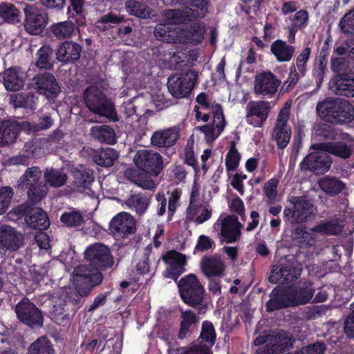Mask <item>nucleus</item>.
Wrapping results in <instances>:
<instances>
[{"mask_svg":"<svg viewBox=\"0 0 354 354\" xmlns=\"http://www.w3.org/2000/svg\"><path fill=\"white\" fill-rule=\"evenodd\" d=\"M84 259L89 268L80 265L74 269V285L77 294L75 297L87 296L93 288L100 285L103 279L102 270H107L113 266L114 260L110 248L101 243H95L86 248ZM80 301V298H78Z\"/></svg>","mask_w":354,"mask_h":354,"instance_id":"nucleus-1","label":"nucleus"},{"mask_svg":"<svg viewBox=\"0 0 354 354\" xmlns=\"http://www.w3.org/2000/svg\"><path fill=\"white\" fill-rule=\"evenodd\" d=\"M316 111L319 118L330 124H344L354 119V107L347 100L338 97H326L319 102Z\"/></svg>","mask_w":354,"mask_h":354,"instance_id":"nucleus-2","label":"nucleus"},{"mask_svg":"<svg viewBox=\"0 0 354 354\" xmlns=\"http://www.w3.org/2000/svg\"><path fill=\"white\" fill-rule=\"evenodd\" d=\"M178 288L182 301L189 306L198 310V314L207 311V304L204 303L205 288L195 274H189L178 281Z\"/></svg>","mask_w":354,"mask_h":354,"instance_id":"nucleus-3","label":"nucleus"},{"mask_svg":"<svg viewBox=\"0 0 354 354\" xmlns=\"http://www.w3.org/2000/svg\"><path fill=\"white\" fill-rule=\"evenodd\" d=\"M84 100L93 113L111 121L118 120L113 103L107 97L102 87L95 84L88 86L84 92Z\"/></svg>","mask_w":354,"mask_h":354,"instance_id":"nucleus-4","label":"nucleus"},{"mask_svg":"<svg viewBox=\"0 0 354 354\" xmlns=\"http://www.w3.org/2000/svg\"><path fill=\"white\" fill-rule=\"evenodd\" d=\"M13 213L17 215V218L24 217L27 225L34 230H44L47 229L50 225L46 212L28 202L15 207L13 209Z\"/></svg>","mask_w":354,"mask_h":354,"instance_id":"nucleus-5","label":"nucleus"},{"mask_svg":"<svg viewBox=\"0 0 354 354\" xmlns=\"http://www.w3.org/2000/svg\"><path fill=\"white\" fill-rule=\"evenodd\" d=\"M198 78V73L191 69L179 75L170 76L167 84L168 91L175 98L186 97L191 93L197 83Z\"/></svg>","mask_w":354,"mask_h":354,"instance_id":"nucleus-6","label":"nucleus"},{"mask_svg":"<svg viewBox=\"0 0 354 354\" xmlns=\"http://www.w3.org/2000/svg\"><path fill=\"white\" fill-rule=\"evenodd\" d=\"M290 202L292 207H286L283 210L284 218L290 223H305L314 216L316 208L307 196H295Z\"/></svg>","mask_w":354,"mask_h":354,"instance_id":"nucleus-7","label":"nucleus"},{"mask_svg":"<svg viewBox=\"0 0 354 354\" xmlns=\"http://www.w3.org/2000/svg\"><path fill=\"white\" fill-rule=\"evenodd\" d=\"M41 175V171L38 167H31L26 170L20 178L23 187L27 189L28 201L26 202L30 204L35 205L46 194L39 181Z\"/></svg>","mask_w":354,"mask_h":354,"instance_id":"nucleus-8","label":"nucleus"},{"mask_svg":"<svg viewBox=\"0 0 354 354\" xmlns=\"http://www.w3.org/2000/svg\"><path fill=\"white\" fill-rule=\"evenodd\" d=\"M15 311L17 319L22 324L30 327H41L44 317L41 311L27 297H23L15 306Z\"/></svg>","mask_w":354,"mask_h":354,"instance_id":"nucleus-9","label":"nucleus"},{"mask_svg":"<svg viewBox=\"0 0 354 354\" xmlns=\"http://www.w3.org/2000/svg\"><path fill=\"white\" fill-rule=\"evenodd\" d=\"M133 161L137 167L151 176H158L163 169V160L161 155L151 150H140Z\"/></svg>","mask_w":354,"mask_h":354,"instance_id":"nucleus-10","label":"nucleus"},{"mask_svg":"<svg viewBox=\"0 0 354 354\" xmlns=\"http://www.w3.org/2000/svg\"><path fill=\"white\" fill-rule=\"evenodd\" d=\"M270 344L257 350V354H278L292 346L294 339L291 334L282 329L270 330Z\"/></svg>","mask_w":354,"mask_h":354,"instance_id":"nucleus-11","label":"nucleus"},{"mask_svg":"<svg viewBox=\"0 0 354 354\" xmlns=\"http://www.w3.org/2000/svg\"><path fill=\"white\" fill-rule=\"evenodd\" d=\"M332 158L325 151L317 150L308 154L299 164L301 171H310L315 175L325 174L330 168Z\"/></svg>","mask_w":354,"mask_h":354,"instance_id":"nucleus-12","label":"nucleus"},{"mask_svg":"<svg viewBox=\"0 0 354 354\" xmlns=\"http://www.w3.org/2000/svg\"><path fill=\"white\" fill-rule=\"evenodd\" d=\"M32 86L38 93L46 96L48 100L57 98L61 92L60 86L55 77L48 72L35 75L32 78Z\"/></svg>","mask_w":354,"mask_h":354,"instance_id":"nucleus-13","label":"nucleus"},{"mask_svg":"<svg viewBox=\"0 0 354 354\" xmlns=\"http://www.w3.org/2000/svg\"><path fill=\"white\" fill-rule=\"evenodd\" d=\"M162 260L167 264L164 276L176 281L185 271V266L187 264L185 255L172 250L162 256Z\"/></svg>","mask_w":354,"mask_h":354,"instance_id":"nucleus-14","label":"nucleus"},{"mask_svg":"<svg viewBox=\"0 0 354 354\" xmlns=\"http://www.w3.org/2000/svg\"><path fill=\"white\" fill-rule=\"evenodd\" d=\"M24 243V236L15 228L3 225L0 227V257L6 255L8 251H17Z\"/></svg>","mask_w":354,"mask_h":354,"instance_id":"nucleus-15","label":"nucleus"},{"mask_svg":"<svg viewBox=\"0 0 354 354\" xmlns=\"http://www.w3.org/2000/svg\"><path fill=\"white\" fill-rule=\"evenodd\" d=\"M25 21L24 29L32 35H39L45 28L48 17L32 6H26L24 9Z\"/></svg>","mask_w":354,"mask_h":354,"instance_id":"nucleus-16","label":"nucleus"},{"mask_svg":"<svg viewBox=\"0 0 354 354\" xmlns=\"http://www.w3.org/2000/svg\"><path fill=\"white\" fill-rule=\"evenodd\" d=\"M281 81L270 71H263L255 76L254 91L257 95L272 97L277 93Z\"/></svg>","mask_w":354,"mask_h":354,"instance_id":"nucleus-17","label":"nucleus"},{"mask_svg":"<svg viewBox=\"0 0 354 354\" xmlns=\"http://www.w3.org/2000/svg\"><path fill=\"white\" fill-rule=\"evenodd\" d=\"M136 222L129 213L120 212L110 221L109 230L118 238H125L136 232Z\"/></svg>","mask_w":354,"mask_h":354,"instance_id":"nucleus-18","label":"nucleus"},{"mask_svg":"<svg viewBox=\"0 0 354 354\" xmlns=\"http://www.w3.org/2000/svg\"><path fill=\"white\" fill-rule=\"evenodd\" d=\"M301 270L290 264L273 266L268 281L271 283H288L300 277Z\"/></svg>","mask_w":354,"mask_h":354,"instance_id":"nucleus-19","label":"nucleus"},{"mask_svg":"<svg viewBox=\"0 0 354 354\" xmlns=\"http://www.w3.org/2000/svg\"><path fill=\"white\" fill-rule=\"evenodd\" d=\"M328 86L337 95L354 97V73L334 75L329 81Z\"/></svg>","mask_w":354,"mask_h":354,"instance_id":"nucleus-20","label":"nucleus"},{"mask_svg":"<svg viewBox=\"0 0 354 354\" xmlns=\"http://www.w3.org/2000/svg\"><path fill=\"white\" fill-rule=\"evenodd\" d=\"M270 299L265 304L267 312L292 307V301L290 290L279 286L274 288L269 295Z\"/></svg>","mask_w":354,"mask_h":354,"instance_id":"nucleus-21","label":"nucleus"},{"mask_svg":"<svg viewBox=\"0 0 354 354\" xmlns=\"http://www.w3.org/2000/svg\"><path fill=\"white\" fill-rule=\"evenodd\" d=\"M312 148L315 150L325 151L344 160L349 158L353 151L351 145L342 140L315 143L313 145Z\"/></svg>","mask_w":354,"mask_h":354,"instance_id":"nucleus-22","label":"nucleus"},{"mask_svg":"<svg viewBox=\"0 0 354 354\" xmlns=\"http://www.w3.org/2000/svg\"><path fill=\"white\" fill-rule=\"evenodd\" d=\"M247 109L248 113L246 115L247 122L255 127H260L266 120L270 110V102L267 101L250 102Z\"/></svg>","mask_w":354,"mask_h":354,"instance_id":"nucleus-23","label":"nucleus"},{"mask_svg":"<svg viewBox=\"0 0 354 354\" xmlns=\"http://www.w3.org/2000/svg\"><path fill=\"white\" fill-rule=\"evenodd\" d=\"M221 225L220 234L227 243H235L240 239L243 225L236 215L225 216L221 221Z\"/></svg>","mask_w":354,"mask_h":354,"instance_id":"nucleus-24","label":"nucleus"},{"mask_svg":"<svg viewBox=\"0 0 354 354\" xmlns=\"http://www.w3.org/2000/svg\"><path fill=\"white\" fill-rule=\"evenodd\" d=\"M180 138V130L177 127H172L163 130L155 131L151 138V144L158 147L168 148L171 154L175 153V149L171 148L176 145Z\"/></svg>","mask_w":354,"mask_h":354,"instance_id":"nucleus-25","label":"nucleus"},{"mask_svg":"<svg viewBox=\"0 0 354 354\" xmlns=\"http://www.w3.org/2000/svg\"><path fill=\"white\" fill-rule=\"evenodd\" d=\"M26 75L19 66H11L2 73V82L8 91H18L25 85Z\"/></svg>","mask_w":354,"mask_h":354,"instance_id":"nucleus-26","label":"nucleus"},{"mask_svg":"<svg viewBox=\"0 0 354 354\" xmlns=\"http://www.w3.org/2000/svg\"><path fill=\"white\" fill-rule=\"evenodd\" d=\"M82 46L74 41H64L57 48L56 51L57 59L62 63H74L81 55Z\"/></svg>","mask_w":354,"mask_h":354,"instance_id":"nucleus-27","label":"nucleus"},{"mask_svg":"<svg viewBox=\"0 0 354 354\" xmlns=\"http://www.w3.org/2000/svg\"><path fill=\"white\" fill-rule=\"evenodd\" d=\"M201 267L207 278L223 277L225 270L223 261L216 255L204 257L201 259Z\"/></svg>","mask_w":354,"mask_h":354,"instance_id":"nucleus-28","label":"nucleus"},{"mask_svg":"<svg viewBox=\"0 0 354 354\" xmlns=\"http://www.w3.org/2000/svg\"><path fill=\"white\" fill-rule=\"evenodd\" d=\"M178 338L180 340L190 337L198 327L199 318L191 310H182Z\"/></svg>","mask_w":354,"mask_h":354,"instance_id":"nucleus-29","label":"nucleus"},{"mask_svg":"<svg viewBox=\"0 0 354 354\" xmlns=\"http://www.w3.org/2000/svg\"><path fill=\"white\" fill-rule=\"evenodd\" d=\"M281 112V111L277 117L274 132L277 145L279 149H283L290 142L291 129L287 124L288 115H283Z\"/></svg>","mask_w":354,"mask_h":354,"instance_id":"nucleus-30","label":"nucleus"},{"mask_svg":"<svg viewBox=\"0 0 354 354\" xmlns=\"http://www.w3.org/2000/svg\"><path fill=\"white\" fill-rule=\"evenodd\" d=\"M270 52L278 62H290L295 53V47L286 41L278 39L270 46Z\"/></svg>","mask_w":354,"mask_h":354,"instance_id":"nucleus-31","label":"nucleus"},{"mask_svg":"<svg viewBox=\"0 0 354 354\" xmlns=\"http://www.w3.org/2000/svg\"><path fill=\"white\" fill-rule=\"evenodd\" d=\"M290 292L293 306H297L309 303L315 293V288L312 283L305 281L301 286Z\"/></svg>","mask_w":354,"mask_h":354,"instance_id":"nucleus-32","label":"nucleus"},{"mask_svg":"<svg viewBox=\"0 0 354 354\" xmlns=\"http://www.w3.org/2000/svg\"><path fill=\"white\" fill-rule=\"evenodd\" d=\"M20 130L21 127L16 122H0V147H5L14 142Z\"/></svg>","mask_w":354,"mask_h":354,"instance_id":"nucleus-33","label":"nucleus"},{"mask_svg":"<svg viewBox=\"0 0 354 354\" xmlns=\"http://www.w3.org/2000/svg\"><path fill=\"white\" fill-rule=\"evenodd\" d=\"M73 183L79 188L88 189L94 181L93 170L82 165L75 167L72 170Z\"/></svg>","mask_w":354,"mask_h":354,"instance_id":"nucleus-34","label":"nucleus"},{"mask_svg":"<svg viewBox=\"0 0 354 354\" xmlns=\"http://www.w3.org/2000/svg\"><path fill=\"white\" fill-rule=\"evenodd\" d=\"M326 122H319L314 127V133L317 140L323 142H333L339 137L338 129Z\"/></svg>","mask_w":354,"mask_h":354,"instance_id":"nucleus-35","label":"nucleus"},{"mask_svg":"<svg viewBox=\"0 0 354 354\" xmlns=\"http://www.w3.org/2000/svg\"><path fill=\"white\" fill-rule=\"evenodd\" d=\"M91 135L102 143L114 145L116 142L115 132L109 125L102 124L93 127L91 129Z\"/></svg>","mask_w":354,"mask_h":354,"instance_id":"nucleus-36","label":"nucleus"},{"mask_svg":"<svg viewBox=\"0 0 354 354\" xmlns=\"http://www.w3.org/2000/svg\"><path fill=\"white\" fill-rule=\"evenodd\" d=\"M321 189L330 196L338 195L345 189V184L335 177L326 176L319 182Z\"/></svg>","mask_w":354,"mask_h":354,"instance_id":"nucleus-37","label":"nucleus"},{"mask_svg":"<svg viewBox=\"0 0 354 354\" xmlns=\"http://www.w3.org/2000/svg\"><path fill=\"white\" fill-rule=\"evenodd\" d=\"M14 106L35 110L37 108L38 97L32 92L20 93L10 96Z\"/></svg>","mask_w":354,"mask_h":354,"instance_id":"nucleus-38","label":"nucleus"},{"mask_svg":"<svg viewBox=\"0 0 354 354\" xmlns=\"http://www.w3.org/2000/svg\"><path fill=\"white\" fill-rule=\"evenodd\" d=\"M118 158L117 151L109 147L101 148L96 151L94 155L95 162L98 165L105 167L113 166Z\"/></svg>","mask_w":354,"mask_h":354,"instance_id":"nucleus-39","label":"nucleus"},{"mask_svg":"<svg viewBox=\"0 0 354 354\" xmlns=\"http://www.w3.org/2000/svg\"><path fill=\"white\" fill-rule=\"evenodd\" d=\"M44 178L46 183L53 187H60L67 181L68 176L62 169L47 168Z\"/></svg>","mask_w":354,"mask_h":354,"instance_id":"nucleus-40","label":"nucleus"},{"mask_svg":"<svg viewBox=\"0 0 354 354\" xmlns=\"http://www.w3.org/2000/svg\"><path fill=\"white\" fill-rule=\"evenodd\" d=\"M20 10L10 3H0V19L3 22L15 24L20 21Z\"/></svg>","mask_w":354,"mask_h":354,"instance_id":"nucleus-41","label":"nucleus"},{"mask_svg":"<svg viewBox=\"0 0 354 354\" xmlns=\"http://www.w3.org/2000/svg\"><path fill=\"white\" fill-rule=\"evenodd\" d=\"M204 28L198 22H194L184 30L185 42L194 45L201 43L204 39Z\"/></svg>","mask_w":354,"mask_h":354,"instance_id":"nucleus-42","label":"nucleus"},{"mask_svg":"<svg viewBox=\"0 0 354 354\" xmlns=\"http://www.w3.org/2000/svg\"><path fill=\"white\" fill-rule=\"evenodd\" d=\"M175 34L174 28L165 21L157 24L153 30L156 39L167 43L176 42L177 38Z\"/></svg>","mask_w":354,"mask_h":354,"instance_id":"nucleus-43","label":"nucleus"},{"mask_svg":"<svg viewBox=\"0 0 354 354\" xmlns=\"http://www.w3.org/2000/svg\"><path fill=\"white\" fill-rule=\"evenodd\" d=\"M27 354H55V350L51 342L41 336L30 344Z\"/></svg>","mask_w":354,"mask_h":354,"instance_id":"nucleus-44","label":"nucleus"},{"mask_svg":"<svg viewBox=\"0 0 354 354\" xmlns=\"http://www.w3.org/2000/svg\"><path fill=\"white\" fill-rule=\"evenodd\" d=\"M75 27V24L71 21H64L50 26V31L57 39H63L72 36Z\"/></svg>","mask_w":354,"mask_h":354,"instance_id":"nucleus-45","label":"nucleus"},{"mask_svg":"<svg viewBox=\"0 0 354 354\" xmlns=\"http://www.w3.org/2000/svg\"><path fill=\"white\" fill-rule=\"evenodd\" d=\"M126 205L141 216L145 213L149 205V198L142 194H133L126 201Z\"/></svg>","mask_w":354,"mask_h":354,"instance_id":"nucleus-46","label":"nucleus"},{"mask_svg":"<svg viewBox=\"0 0 354 354\" xmlns=\"http://www.w3.org/2000/svg\"><path fill=\"white\" fill-rule=\"evenodd\" d=\"M290 239L292 245L302 248L310 245L312 234L304 227L297 226L291 231Z\"/></svg>","mask_w":354,"mask_h":354,"instance_id":"nucleus-47","label":"nucleus"},{"mask_svg":"<svg viewBox=\"0 0 354 354\" xmlns=\"http://www.w3.org/2000/svg\"><path fill=\"white\" fill-rule=\"evenodd\" d=\"M127 12L139 18L147 19L150 17V8L145 3L129 0L125 3Z\"/></svg>","mask_w":354,"mask_h":354,"instance_id":"nucleus-48","label":"nucleus"},{"mask_svg":"<svg viewBox=\"0 0 354 354\" xmlns=\"http://www.w3.org/2000/svg\"><path fill=\"white\" fill-rule=\"evenodd\" d=\"M236 145V142L234 140L230 142V149L225 156V166L227 172L236 171L240 163L241 154Z\"/></svg>","mask_w":354,"mask_h":354,"instance_id":"nucleus-49","label":"nucleus"},{"mask_svg":"<svg viewBox=\"0 0 354 354\" xmlns=\"http://www.w3.org/2000/svg\"><path fill=\"white\" fill-rule=\"evenodd\" d=\"M53 50L50 46H41L36 53L37 56L36 66L40 69H51L53 66V64L50 62Z\"/></svg>","mask_w":354,"mask_h":354,"instance_id":"nucleus-50","label":"nucleus"},{"mask_svg":"<svg viewBox=\"0 0 354 354\" xmlns=\"http://www.w3.org/2000/svg\"><path fill=\"white\" fill-rule=\"evenodd\" d=\"M65 304L64 306H55L54 310L52 312V320L58 325L62 326H68L71 324V321L73 315H71L65 308Z\"/></svg>","mask_w":354,"mask_h":354,"instance_id":"nucleus-51","label":"nucleus"},{"mask_svg":"<svg viewBox=\"0 0 354 354\" xmlns=\"http://www.w3.org/2000/svg\"><path fill=\"white\" fill-rule=\"evenodd\" d=\"M54 123L53 120L49 115L41 117L37 122H26L23 123V127L28 131L36 133L39 131L46 130L50 128Z\"/></svg>","mask_w":354,"mask_h":354,"instance_id":"nucleus-52","label":"nucleus"},{"mask_svg":"<svg viewBox=\"0 0 354 354\" xmlns=\"http://www.w3.org/2000/svg\"><path fill=\"white\" fill-rule=\"evenodd\" d=\"M210 108L212 109L214 117L213 124H215V128L216 129V137H218L227 124L223 113V109L220 104H213Z\"/></svg>","mask_w":354,"mask_h":354,"instance_id":"nucleus-53","label":"nucleus"},{"mask_svg":"<svg viewBox=\"0 0 354 354\" xmlns=\"http://www.w3.org/2000/svg\"><path fill=\"white\" fill-rule=\"evenodd\" d=\"M199 339L209 344L212 347L216 342V334L213 324L207 320L203 322Z\"/></svg>","mask_w":354,"mask_h":354,"instance_id":"nucleus-54","label":"nucleus"},{"mask_svg":"<svg viewBox=\"0 0 354 354\" xmlns=\"http://www.w3.org/2000/svg\"><path fill=\"white\" fill-rule=\"evenodd\" d=\"M61 222L67 227H78L84 223L82 214L75 210L64 212L60 217Z\"/></svg>","mask_w":354,"mask_h":354,"instance_id":"nucleus-55","label":"nucleus"},{"mask_svg":"<svg viewBox=\"0 0 354 354\" xmlns=\"http://www.w3.org/2000/svg\"><path fill=\"white\" fill-rule=\"evenodd\" d=\"M187 19L185 13L180 10H166L164 14V21L174 28V25L184 23Z\"/></svg>","mask_w":354,"mask_h":354,"instance_id":"nucleus-56","label":"nucleus"},{"mask_svg":"<svg viewBox=\"0 0 354 354\" xmlns=\"http://www.w3.org/2000/svg\"><path fill=\"white\" fill-rule=\"evenodd\" d=\"M123 22H127L125 17L123 15L113 12L104 15L97 20V24L104 25L103 27L104 30L108 29V26L113 28L115 27L117 24Z\"/></svg>","mask_w":354,"mask_h":354,"instance_id":"nucleus-57","label":"nucleus"},{"mask_svg":"<svg viewBox=\"0 0 354 354\" xmlns=\"http://www.w3.org/2000/svg\"><path fill=\"white\" fill-rule=\"evenodd\" d=\"M328 60H322L317 59L315 62L314 69L313 70V77L315 79L316 86L319 88L324 82L326 72Z\"/></svg>","mask_w":354,"mask_h":354,"instance_id":"nucleus-58","label":"nucleus"},{"mask_svg":"<svg viewBox=\"0 0 354 354\" xmlns=\"http://www.w3.org/2000/svg\"><path fill=\"white\" fill-rule=\"evenodd\" d=\"M188 4V8L192 15L195 18H203L207 12V4L205 0H184Z\"/></svg>","mask_w":354,"mask_h":354,"instance_id":"nucleus-59","label":"nucleus"},{"mask_svg":"<svg viewBox=\"0 0 354 354\" xmlns=\"http://www.w3.org/2000/svg\"><path fill=\"white\" fill-rule=\"evenodd\" d=\"M13 189L8 186L0 189V215L3 214L8 209L13 196Z\"/></svg>","mask_w":354,"mask_h":354,"instance_id":"nucleus-60","label":"nucleus"},{"mask_svg":"<svg viewBox=\"0 0 354 354\" xmlns=\"http://www.w3.org/2000/svg\"><path fill=\"white\" fill-rule=\"evenodd\" d=\"M330 68L335 75L347 74L348 62L344 57H331Z\"/></svg>","mask_w":354,"mask_h":354,"instance_id":"nucleus-61","label":"nucleus"},{"mask_svg":"<svg viewBox=\"0 0 354 354\" xmlns=\"http://www.w3.org/2000/svg\"><path fill=\"white\" fill-rule=\"evenodd\" d=\"M341 31L344 33H352L354 32V10L346 12L339 23Z\"/></svg>","mask_w":354,"mask_h":354,"instance_id":"nucleus-62","label":"nucleus"},{"mask_svg":"<svg viewBox=\"0 0 354 354\" xmlns=\"http://www.w3.org/2000/svg\"><path fill=\"white\" fill-rule=\"evenodd\" d=\"M105 346H107L108 348L111 347V350L109 354H121L122 348V339L120 335L114 332L113 336L111 337L106 340L104 348L102 349V351L104 350Z\"/></svg>","mask_w":354,"mask_h":354,"instance_id":"nucleus-63","label":"nucleus"},{"mask_svg":"<svg viewBox=\"0 0 354 354\" xmlns=\"http://www.w3.org/2000/svg\"><path fill=\"white\" fill-rule=\"evenodd\" d=\"M214 247V241L209 236L202 234L198 238L196 245L194 248V253L196 252H205Z\"/></svg>","mask_w":354,"mask_h":354,"instance_id":"nucleus-64","label":"nucleus"}]
</instances>
